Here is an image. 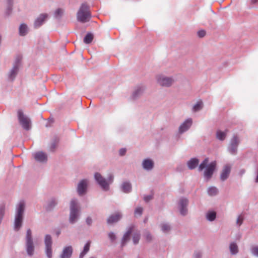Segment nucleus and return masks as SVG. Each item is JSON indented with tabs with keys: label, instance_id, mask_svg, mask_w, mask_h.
<instances>
[{
	"label": "nucleus",
	"instance_id": "4be33fe9",
	"mask_svg": "<svg viewBox=\"0 0 258 258\" xmlns=\"http://www.w3.org/2000/svg\"><path fill=\"white\" fill-rule=\"evenodd\" d=\"M199 164V160L197 158H192L187 162L188 167L190 169H195Z\"/></svg>",
	"mask_w": 258,
	"mask_h": 258
},
{
	"label": "nucleus",
	"instance_id": "20e7f679",
	"mask_svg": "<svg viewBox=\"0 0 258 258\" xmlns=\"http://www.w3.org/2000/svg\"><path fill=\"white\" fill-rule=\"evenodd\" d=\"M94 177L96 181L104 190H107L108 189L109 182H112L113 180V177L112 176L109 177L108 179V182L99 173H95Z\"/></svg>",
	"mask_w": 258,
	"mask_h": 258
},
{
	"label": "nucleus",
	"instance_id": "49530a36",
	"mask_svg": "<svg viewBox=\"0 0 258 258\" xmlns=\"http://www.w3.org/2000/svg\"><path fill=\"white\" fill-rule=\"evenodd\" d=\"M195 258H200L201 257V254L199 252H197L195 254Z\"/></svg>",
	"mask_w": 258,
	"mask_h": 258
},
{
	"label": "nucleus",
	"instance_id": "ea45409f",
	"mask_svg": "<svg viewBox=\"0 0 258 258\" xmlns=\"http://www.w3.org/2000/svg\"><path fill=\"white\" fill-rule=\"evenodd\" d=\"M198 35L199 37H203L206 35V31L203 30H200L198 32Z\"/></svg>",
	"mask_w": 258,
	"mask_h": 258
},
{
	"label": "nucleus",
	"instance_id": "f03ea898",
	"mask_svg": "<svg viewBox=\"0 0 258 258\" xmlns=\"http://www.w3.org/2000/svg\"><path fill=\"white\" fill-rule=\"evenodd\" d=\"M25 210V203L23 201L19 202L18 205L17 213L15 220L14 228L18 230L22 226L23 215Z\"/></svg>",
	"mask_w": 258,
	"mask_h": 258
},
{
	"label": "nucleus",
	"instance_id": "7ed1b4c3",
	"mask_svg": "<svg viewBox=\"0 0 258 258\" xmlns=\"http://www.w3.org/2000/svg\"><path fill=\"white\" fill-rule=\"evenodd\" d=\"M18 117L20 123L26 130H29L31 127V121L30 119L24 114L22 110H18Z\"/></svg>",
	"mask_w": 258,
	"mask_h": 258
},
{
	"label": "nucleus",
	"instance_id": "2f4dec72",
	"mask_svg": "<svg viewBox=\"0 0 258 258\" xmlns=\"http://www.w3.org/2000/svg\"><path fill=\"white\" fill-rule=\"evenodd\" d=\"M209 162V159L208 158H206L199 165V170L202 171L206 166L208 163Z\"/></svg>",
	"mask_w": 258,
	"mask_h": 258
},
{
	"label": "nucleus",
	"instance_id": "7c9ffc66",
	"mask_svg": "<svg viewBox=\"0 0 258 258\" xmlns=\"http://www.w3.org/2000/svg\"><path fill=\"white\" fill-rule=\"evenodd\" d=\"M218 189L215 187H210L209 188L208 192L210 196H215L218 193Z\"/></svg>",
	"mask_w": 258,
	"mask_h": 258
},
{
	"label": "nucleus",
	"instance_id": "393cba45",
	"mask_svg": "<svg viewBox=\"0 0 258 258\" xmlns=\"http://www.w3.org/2000/svg\"><path fill=\"white\" fill-rule=\"evenodd\" d=\"M226 136V133L220 130L217 131L216 133L217 138L221 141H223Z\"/></svg>",
	"mask_w": 258,
	"mask_h": 258
},
{
	"label": "nucleus",
	"instance_id": "ddd939ff",
	"mask_svg": "<svg viewBox=\"0 0 258 258\" xmlns=\"http://www.w3.org/2000/svg\"><path fill=\"white\" fill-rule=\"evenodd\" d=\"M188 204V201L186 199H182L179 201L180 212L181 215H185L187 213L186 206Z\"/></svg>",
	"mask_w": 258,
	"mask_h": 258
},
{
	"label": "nucleus",
	"instance_id": "9b49d317",
	"mask_svg": "<svg viewBox=\"0 0 258 258\" xmlns=\"http://www.w3.org/2000/svg\"><path fill=\"white\" fill-rule=\"evenodd\" d=\"M239 141L236 136H234L231 140L230 145V152L232 154H235L237 151V147L239 144Z\"/></svg>",
	"mask_w": 258,
	"mask_h": 258
},
{
	"label": "nucleus",
	"instance_id": "a19ab883",
	"mask_svg": "<svg viewBox=\"0 0 258 258\" xmlns=\"http://www.w3.org/2000/svg\"><path fill=\"white\" fill-rule=\"evenodd\" d=\"M108 237L111 241H114L116 238L115 235L113 232H110L108 234Z\"/></svg>",
	"mask_w": 258,
	"mask_h": 258
},
{
	"label": "nucleus",
	"instance_id": "c03bdc74",
	"mask_svg": "<svg viewBox=\"0 0 258 258\" xmlns=\"http://www.w3.org/2000/svg\"><path fill=\"white\" fill-rule=\"evenodd\" d=\"M152 196H145L144 197V200L146 201V202H148L150 200H151L152 199Z\"/></svg>",
	"mask_w": 258,
	"mask_h": 258
},
{
	"label": "nucleus",
	"instance_id": "cd10ccee",
	"mask_svg": "<svg viewBox=\"0 0 258 258\" xmlns=\"http://www.w3.org/2000/svg\"><path fill=\"white\" fill-rule=\"evenodd\" d=\"M93 39V36L92 35V34L88 33L85 37L84 39V42L86 44H89L92 41Z\"/></svg>",
	"mask_w": 258,
	"mask_h": 258
},
{
	"label": "nucleus",
	"instance_id": "6e6552de",
	"mask_svg": "<svg viewBox=\"0 0 258 258\" xmlns=\"http://www.w3.org/2000/svg\"><path fill=\"white\" fill-rule=\"evenodd\" d=\"M158 83L162 86L169 87L172 84L173 80L168 77L160 75L157 77Z\"/></svg>",
	"mask_w": 258,
	"mask_h": 258
},
{
	"label": "nucleus",
	"instance_id": "a18cd8bd",
	"mask_svg": "<svg viewBox=\"0 0 258 258\" xmlns=\"http://www.w3.org/2000/svg\"><path fill=\"white\" fill-rule=\"evenodd\" d=\"M92 220L90 217H87L86 219V223L88 225H90L92 224Z\"/></svg>",
	"mask_w": 258,
	"mask_h": 258
},
{
	"label": "nucleus",
	"instance_id": "473e14b6",
	"mask_svg": "<svg viewBox=\"0 0 258 258\" xmlns=\"http://www.w3.org/2000/svg\"><path fill=\"white\" fill-rule=\"evenodd\" d=\"M140 238V235L138 232H137L134 233L133 240L135 244H137L139 242Z\"/></svg>",
	"mask_w": 258,
	"mask_h": 258
},
{
	"label": "nucleus",
	"instance_id": "09e8293b",
	"mask_svg": "<svg viewBox=\"0 0 258 258\" xmlns=\"http://www.w3.org/2000/svg\"><path fill=\"white\" fill-rule=\"evenodd\" d=\"M56 147V144L55 143H53L51 144V147H50V150L51 151H53L54 150V149Z\"/></svg>",
	"mask_w": 258,
	"mask_h": 258
},
{
	"label": "nucleus",
	"instance_id": "f3484780",
	"mask_svg": "<svg viewBox=\"0 0 258 258\" xmlns=\"http://www.w3.org/2000/svg\"><path fill=\"white\" fill-rule=\"evenodd\" d=\"M73 252V248L71 246H69L64 248L62 254L60 255V258H70Z\"/></svg>",
	"mask_w": 258,
	"mask_h": 258
},
{
	"label": "nucleus",
	"instance_id": "39448f33",
	"mask_svg": "<svg viewBox=\"0 0 258 258\" xmlns=\"http://www.w3.org/2000/svg\"><path fill=\"white\" fill-rule=\"evenodd\" d=\"M70 209V221L71 223H74L77 219L78 212L77 203L75 200H72L71 202Z\"/></svg>",
	"mask_w": 258,
	"mask_h": 258
},
{
	"label": "nucleus",
	"instance_id": "aec40b11",
	"mask_svg": "<svg viewBox=\"0 0 258 258\" xmlns=\"http://www.w3.org/2000/svg\"><path fill=\"white\" fill-rule=\"evenodd\" d=\"M48 15L46 14H43L40 15L39 17L35 21L34 25L35 27H39L42 25Z\"/></svg>",
	"mask_w": 258,
	"mask_h": 258
},
{
	"label": "nucleus",
	"instance_id": "bb28decb",
	"mask_svg": "<svg viewBox=\"0 0 258 258\" xmlns=\"http://www.w3.org/2000/svg\"><path fill=\"white\" fill-rule=\"evenodd\" d=\"M230 252L232 254H236L238 252V247L235 243H231L229 246Z\"/></svg>",
	"mask_w": 258,
	"mask_h": 258
},
{
	"label": "nucleus",
	"instance_id": "f257e3e1",
	"mask_svg": "<svg viewBox=\"0 0 258 258\" xmlns=\"http://www.w3.org/2000/svg\"><path fill=\"white\" fill-rule=\"evenodd\" d=\"M91 17L89 7L86 3L81 5L77 15V20L82 22H88Z\"/></svg>",
	"mask_w": 258,
	"mask_h": 258
},
{
	"label": "nucleus",
	"instance_id": "79ce46f5",
	"mask_svg": "<svg viewBox=\"0 0 258 258\" xmlns=\"http://www.w3.org/2000/svg\"><path fill=\"white\" fill-rule=\"evenodd\" d=\"M55 205H56V202H55V200H52V201L50 202V203H49V205H48V209H49V210H50V209H51L53 207H54Z\"/></svg>",
	"mask_w": 258,
	"mask_h": 258
},
{
	"label": "nucleus",
	"instance_id": "37998d69",
	"mask_svg": "<svg viewBox=\"0 0 258 258\" xmlns=\"http://www.w3.org/2000/svg\"><path fill=\"white\" fill-rule=\"evenodd\" d=\"M126 151V150L125 149H124V148L121 149L119 150V154H120V155H121V156L124 155L125 154Z\"/></svg>",
	"mask_w": 258,
	"mask_h": 258
},
{
	"label": "nucleus",
	"instance_id": "f704fd0d",
	"mask_svg": "<svg viewBox=\"0 0 258 258\" xmlns=\"http://www.w3.org/2000/svg\"><path fill=\"white\" fill-rule=\"evenodd\" d=\"M143 212V208L141 207H138L136 209L135 211V216H141Z\"/></svg>",
	"mask_w": 258,
	"mask_h": 258
},
{
	"label": "nucleus",
	"instance_id": "5701e85b",
	"mask_svg": "<svg viewBox=\"0 0 258 258\" xmlns=\"http://www.w3.org/2000/svg\"><path fill=\"white\" fill-rule=\"evenodd\" d=\"M90 246V242L88 241L85 245L83 251L80 253L79 258H83L84 255L89 250Z\"/></svg>",
	"mask_w": 258,
	"mask_h": 258
},
{
	"label": "nucleus",
	"instance_id": "58836bf2",
	"mask_svg": "<svg viewBox=\"0 0 258 258\" xmlns=\"http://www.w3.org/2000/svg\"><path fill=\"white\" fill-rule=\"evenodd\" d=\"M243 219V218L242 216L239 215L237 219V224H238L239 225H240L242 223Z\"/></svg>",
	"mask_w": 258,
	"mask_h": 258
},
{
	"label": "nucleus",
	"instance_id": "c756f323",
	"mask_svg": "<svg viewBox=\"0 0 258 258\" xmlns=\"http://www.w3.org/2000/svg\"><path fill=\"white\" fill-rule=\"evenodd\" d=\"M216 212L214 211L209 212L207 214V218L209 221H213L216 218Z\"/></svg>",
	"mask_w": 258,
	"mask_h": 258
},
{
	"label": "nucleus",
	"instance_id": "e433bc0d",
	"mask_svg": "<svg viewBox=\"0 0 258 258\" xmlns=\"http://www.w3.org/2000/svg\"><path fill=\"white\" fill-rule=\"evenodd\" d=\"M32 240V236H31V231L30 229H28L27 231V235H26V241Z\"/></svg>",
	"mask_w": 258,
	"mask_h": 258
},
{
	"label": "nucleus",
	"instance_id": "de8ad7c7",
	"mask_svg": "<svg viewBox=\"0 0 258 258\" xmlns=\"http://www.w3.org/2000/svg\"><path fill=\"white\" fill-rule=\"evenodd\" d=\"M4 211H5V207L3 206L0 209V214H1L2 215H3L4 214Z\"/></svg>",
	"mask_w": 258,
	"mask_h": 258
},
{
	"label": "nucleus",
	"instance_id": "a878e982",
	"mask_svg": "<svg viewBox=\"0 0 258 258\" xmlns=\"http://www.w3.org/2000/svg\"><path fill=\"white\" fill-rule=\"evenodd\" d=\"M122 189L124 192H129L132 189L131 184L128 182H124L122 185Z\"/></svg>",
	"mask_w": 258,
	"mask_h": 258
},
{
	"label": "nucleus",
	"instance_id": "1a4fd4ad",
	"mask_svg": "<svg viewBox=\"0 0 258 258\" xmlns=\"http://www.w3.org/2000/svg\"><path fill=\"white\" fill-rule=\"evenodd\" d=\"M22 56L18 55L16 58V64L14 66L9 74V78L11 79H13L17 74L18 71V63L21 61L22 59Z\"/></svg>",
	"mask_w": 258,
	"mask_h": 258
},
{
	"label": "nucleus",
	"instance_id": "412c9836",
	"mask_svg": "<svg viewBox=\"0 0 258 258\" xmlns=\"http://www.w3.org/2000/svg\"><path fill=\"white\" fill-rule=\"evenodd\" d=\"M154 165L153 162L150 159H146L143 162V166L144 169L151 170L153 168Z\"/></svg>",
	"mask_w": 258,
	"mask_h": 258
},
{
	"label": "nucleus",
	"instance_id": "8fccbe9b",
	"mask_svg": "<svg viewBox=\"0 0 258 258\" xmlns=\"http://www.w3.org/2000/svg\"><path fill=\"white\" fill-rule=\"evenodd\" d=\"M146 239L148 241H150L151 240L152 238H151V236L150 234H149V233L147 234Z\"/></svg>",
	"mask_w": 258,
	"mask_h": 258
},
{
	"label": "nucleus",
	"instance_id": "dca6fc26",
	"mask_svg": "<svg viewBox=\"0 0 258 258\" xmlns=\"http://www.w3.org/2000/svg\"><path fill=\"white\" fill-rule=\"evenodd\" d=\"M121 218V215L120 213H116L109 217L107 219V223L111 224L118 221Z\"/></svg>",
	"mask_w": 258,
	"mask_h": 258
},
{
	"label": "nucleus",
	"instance_id": "b1692460",
	"mask_svg": "<svg viewBox=\"0 0 258 258\" xmlns=\"http://www.w3.org/2000/svg\"><path fill=\"white\" fill-rule=\"evenodd\" d=\"M27 32V26L24 24H21L19 27L20 35L21 36H24L26 34Z\"/></svg>",
	"mask_w": 258,
	"mask_h": 258
},
{
	"label": "nucleus",
	"instance_id": "4468645a",
	"mask_svg": "<svg viewBox=\"0 0 258 258\" xmlns=\"http://www.w3.org/2000/svg\"><path fill=\"white\" fill-rule=\"evenodd\" d=\"M192 119L188 118L186 119L179 127V131L180 133H182L187 131L192 124Z\"/></svg>",
	"mask_w": 258,
	"mask_h": 258
},
{
	"label": "nucleus",
	"instance_id": "c9c22d12",
	"mask_svg": "<svg viewBox=\"0 0 258 258\" xmlns=\"http://www.w3.org/2000/svg\"><path fill=\"white\" fill-rule=\"evenodd\" d=\"M162 230L164 232H167L170 230L169 225L167 224H162L161 226Z\"/></svg>",
	"mask_w": 258,
	"mask_h": 258
},
{
	"label": "nucleus",
	"instance_id": "72a5a7b5",
	"mask_svg": "<svg viewBox=\"0 0 258 258\" xmlns=\"http://www.w3.org/2000/svg\"><path fill=\"white\" fill-rule=\"evenodd\" d=\"M63 14V10L62 9H57L55 13H54V16L56 18H59Z\"/></svg>",
	"mask_w": 258,
	"mask_h": 258
},
{
	"label": "nucleus",
	"instance_id": "3c124183",
	"mask_svg": "<svg viewBox=\"0 0 258 258\" xmlns=\"http://www.w3.org/2000/svg\"><path fill=\"white\" fill-rule=\"evenodd\" d=\"M257 2V0H251V4H255Z\"/></svg>",
	"mask_w": 258,
	"mask_h": 258
},
{
	"label": "nucleus",
	"instance_id": "4c0bfd02",
	"mask_svg": "<svg viewBox=\"0 0 258 258\" xmlns=\"http://www.w3.org/2000/svg\"><path fill=\"white\" fill-rule=\"evenodd\" d=\"M252 253L258 256V246H255L252 248L251 249Z\"/></svg>",
	"mask_w": 258,
	"mask_h": 258
},
{
	"label": "nucleus",
	"instance_id": "2eb2a0df",
	"mask_svg": "<svg viewBox=\"0 0 258 258\" xmlns=\"http://www.w3.org/2000/svg\"><path fill=\"white\" fill-rule=\"evenodd\" d=\"M34 158L36 160L39 162H46L47 160V156L46 154L42 152H38L34 154Z\"/></svg>",
	"mask_w": 258,
	"mask_h": 258
},
{
	"label": "nucleus",
	"instance_id": "864d4df0",
	"mask_svg": "<svg viewBox=\"0 0 258 258\" xmlns=\"http://www.w3.org/2000/svg\"><path fill=\"white\" fill-rule=\"evenodd\" d=\"M138 94V91H136V92H135V94L136 95V94Z\"/></svg>",
	"mask_w": 258,
	"mask_h": 258
},
{
	"label": "nucleus",
	"instance_id": "603ef678",
	"mask_svg": "<svg viewBox=\"0 0 258 258\" xmlns=\"http://www.w3.org/2000/svg\"><path fill=\"white\" fill-rule=\"evenodd\" d=\"M256 182H258V174L256 176Z\"/></svg>",
	"mask_w": 258,
	"mask_h": 258
},
{
	"label": "nucleus",
	"instance_id": "6ab92c4d",
	"mask_svg": "<svg viewBox=\"0 0 258 258\" xmlns=\"http://www.w3.org/2000/svg\"><path fill=\"white\" fill-rule=\"evenodd\" d=\"M26 249L28 255L30 256L33 255L34 247L32 240L26 241Z\"/></svg>",
	"mask_w": 258,
	"mask_h": 258
},
{
	"label": "nucleus",
	"instance_id": "423d86ee",
	"mask_svg": "<svg viewBox=\"0 0 258 258\" xmlns=\"http://www.w3.org/2000/svg\"><path fill=\"white\" fill-rule=\"evenodd\" d=\"M45 252L48 258H51L52 256V240L50 235H47L45 238Z\"/></svg>",
	"mask_w": 258,
	"mask_h": 258
},
{
	"label": "nucleus",
	"instance_id": "f8f14e48",
	"mask_svg": "<svg viewBox=\"0 0 258 258\" xmlns=\"http://www.w3.org/2000/svg\"><path fill=\"white\" fill-rule=\"evenodd\" d=\"M87 186V181L85 179L81 180L78 185V192L79 195H84L86 190Z\"/></svg>",
	"mask_w": 258,
	"mask_h": 258
},
{
	"label": "nucleus",
	"instance_id": "c85d7f7f",
	"mask_svg": "<svg viewBox=\"0 0 258 258\" xmlns=\"http://www.w3.org/2000/svg\"><path fill=\"white\" fill-rule=\"evenodd\" d=\"M203 107V102L202 101H198L193 107V111L196 112L201 110Z\"/></svg>",
	"mask_w": 258,
	"mask_h": 258
},
{
	"label": "nucleus",
	"instance_id": "0eeeda50",
	"mask_svg": "<svg viewBox=\"0 0 258 258\" xmlns=\"http://www.w3.org/2000/svg\"><path fill=\"white\" fill-rule=\"evenodd\" d=\"M216 167V162L215 161L210 163L206 168L204 172V176L208 179H210Z\"/></svg>",
	"mask_w": 258,
	"mask_h": 258
},
{
	"label": "nucleus",
	"instance_id": "a211bd4d",
	"mask_svg": "<svg viewBox=\"0 0 258 258\" xmlns=\"http://www.w3.org/2000/svg\"><path fill=\"white\" fill-rule=\"evenodd\" d=\"M134 227H130L127 232L124 234L122 239V246H123L126 242L129 240L130 235L134 231Z\"/></svg>",
	"mask_w": 258,
	"mask_h": 258
},
{
	"label": "nucleus",
	"instance_id": "9d476101",
	"mask_svg": "<svg viewBox=\"0 0 258 258\" xmlns=\"http://www.w3.org/2000/svg\"><path fill=\"white\" fill-rule=\"evenodd\" d=\"M231 169V167L229 164H226L224 166L220 175L221 180L224 181L228 177Z\"/></svg>",
	"mask_w": 258,
	"mask_h": 258
}]
</instances>
